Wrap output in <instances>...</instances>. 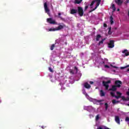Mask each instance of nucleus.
<instances>
[{
  "mask_svg": "<svg viewBox=\"0 0 129 129\" xmlns=\"http://www.w3.org/2000/svg\"><path fill=\"white\" fill-rule=\"evenodd\" d=\"M111 83V81L108 80L106 82L103 81L102 82L103 86L105 87L106 90H108V88H109V84Z\"/></svg>",
  "mask_w": 129,
  "mask_h": 129,
  "instance_id": "f257e3e1",
  "label": "nucleus"
},
{
  "mask_svg": "<svg viewBox=\"0 0 129 129\" xmlns=\"http://www.w3.org/2000/svg\"><path fill=\"white\" fill-rule=\"evenodd\" d=\"M94 2H95V3H96V7L91 11H90V13H91V12H93V11H95L97 9V8L99 7V5H100V3H101V0H94Z\"/></svg>",
  "mask_w": 129,
  "mask_h": 129,
  "instance_id": "f03ea898",
  "label": "nucleus"
},
{
  "mask_svg": "<svg viewBox=\"0 0 129 129\" xmlns=\"http://www.w3.org/2000/svg\"><path fill=\"white\" fill-rule=\"evenodd\" d=\"M77 10L80 17H83L84 12L83 11V9H82V7H78Z\"/></svg>",
  "mask_w": 129,
  "mask_h": 129,
  "instance_id": "7ed1b4c3",
  "label": "nucleus"
},
{
  "mask_svg": "<svg viewBox=\"0 0 129 129\" xmlns=\"http://www.w3.org/2000/svg\"><path fill=\"white\" fill-rule=\"evenodd\" d=\"M58 26L57 28H55L56 31H60V30H62V29H63L66 27V25H65L63 23L58 24Z\"/></svg>",
  "mask_w": 129,
  "mask_h": 129,
  "instance_id": "20e7f679",
  "label": "nucleus"
},
{
  "mask_svg": "<svg viewBox=\"0 0 129 129\" xmlns=\"http://www.w3.org/2000/svg\"><path fill=\"white\" fill-rule=\"evenodd\" d=\"M47 23H49V24H51L53 25H57V22L55 21V20H53L52 18H47Z\"/></svg>",
  "mask_w": 129,
  "mask_h": 129,
  "instance_id": "39448f33",
  "label": "nucleus"
},
{
  "mask_svg": "<svg viewBox=\"0 0 129 129\" xmlns=\"http://www.w3.org/2000/svg\"><path fill=\"white\" fill-rule=\"evenodd\" d=\"M121 84H122V82L119 80H117L115 81V86H116L118 88H120L121 86Z\"/></svg>",
  "mask_w": 129,
  "mask_h": 129,
  "instance_id": "423d86ee",
  "label": "nucleus"
},
{
  "mask_svg": "<svg viewBox=\"0 0 129 129\" xmlns=\"http://www.w3.org/2000/svg\"><path fill=\"white\" fill-rule=\"evenodd\" d=\"M44 8L45 10V13H47L48 15H49L50 13V10H49V8H48V5H47V3H45L44 4Z\"/></svg>",
  "mask_w": 129,
  "mask_h": 129,
  "instance_id": "0eeeda50",
  "label": "nucleus"
},
{
  "mask_svg": "<svg viewBox=\"0 0 129 129\" xmlns=\"http://www.w3.org/2000/svg\"><path fill=\"white\" fill-rule=\"evenodd\" d=\"M108 48H111L114 47V40H110L109 43H108Z\"/></svg>",
  "mask_w": 129,
  "mask_h": 129,
  "instance_id": "6e6552de",
  "label": "nucleus"
},
{
  "mask_svg": "<svg viewBox=\"0 0 129 129\" xmlns=\"http://www.w3.org/2000/svg\"><path fill=\"white\" fill-rule=\"evenodd\" d=\"M115 120L118 124H120V120L119 119V117L118 116H115Z\"/></svg>",
  "mask_w": 129,
  "mask_h": 129,
  "instance_id": "1a4fd4ad",
  "label": "nucleus"
},
{
  "mask_svg": "<svg viewBox=\"0 0 129 129\" xmlns=\"http://www.w3.org/2000/svg\"><path fill=\"white\" fill-rule=\"evenodd\" d=\"M77 13H78L77 9H72L71 10L70 14H71V15H74V14H77Z\"/></svg>",
  "mask_w": 129,
  "mask_h": 129,
  "instance_id": "9d476101",
  "label": "nucleus"
},
{
  "mask_svg": "<svg viewBox=\"0 0 129 129\" xmlns=\"http://www.w3.org/2000/svg\"><path fill=\"white\" fill-rule=\"evenodd\" d=\"M116 88H117V87H116L115 85H113L112 86V88L111 89H110L109 90L111 91H116Z\"/></svg>",
  "mask_w": 129,
  "mask_h": 129,
  "instance_id": "9b49d317",
  "label": "nucleus"
},
{
  "mask_svg": "<svg viewBox=\"0 0 129 129\" xmlns=\"http://www.w3.org/2000/svg\"><path fill=\"white\" fill-rule=\"evenodd\" d=\"M84 87H85V88H87V89H89V88H91V86H90V85H89V84H88V83H85Z\"/></svg>",
  "mask_w": 129,
  "mask_h": 129,
  "instance_id": "f8f14e48",
  "label": "nucleus"
},
{
  "mask_svg": "<svg viewBox=\"0 0 129 129\" xmlns=\"http://www.w3.org/2000/svg\"><path fill=\"white\" fill-rule=\"evenodd\" d=\"M100 96L101 97L105 96V92H104V91H103L102 90L100 91Z\"/></svg>",
  "mask_w": 129,
  "mask_h": 129,
  "instance_id": "ddd939ff",
  "label": "nucleus"
},
{
  "mask_svg": "<svg viewBox=\"0 0 129 129\" xmlns=\"http://www.w3.org/2000/svg\"><path fill=\"white\" fill-rule=\"evenodd\" d=\"M122 53H123V54L125 53V56H129V52L126 49H124L123 51H122Z\"/></svg>",
  "mask_w": 129,
  "mask_h": 129,
  "instance_id": "4468645a",
  "label": "nucleus"
},
{
  "mask_svg": "<svg viewBox=\"0 0 129 129\" xmlns=\"http://www.w3.org/2000/svg\"><path fill=\"white\" fill-rule=\"evenodd\" d=\"M122 100L123 101H129V97H127V98H125L124 96H122L121 97Z\"/></svg>",
  "mask_w": 129,
  "mask_h": 129,
  "instance_id": "2eb2a0df",
  "label": "nucleus"
},
{
  "mask_svg": "<svg viewBox=\"0 0 129 129\" xmlns=\"http://www.w3.org/2000/svg\"><path fill=\"white\" fill-rule=\"evenodd\" d=\"M116 4H117L118 6H121V4H122V1L121 0H117L115 1Z\"/></svg>",
  "mask_w": 129,
  "mask_h": 129,
  "instance_id": "dca6fc26",
  "label": "nucleus"
},
{
  "mask_svg": "<svg viewBox=\"0 0 129 129\" xmlns=\"http://www.w3.org/2000/svg\"><path fill=\"white\" fill-rule=\"evenodd\" d=\"M110 23L111 25H113V23H114L113 21V17H112V16L110 17Z\"/></svg>",
  "mask_w": 129,
  "mask_h": 129,
  "instance_id": "f3484780",
  "label": "nucleus"
},
{
  "mask_svg": "<svg viewBox=\"0 0 129 129\" xmlns=\"http://www.w3.org/2000/svg\"><path fill=\"white\" fill-rule=\"evenodd\" d=\"M112 103H113V104H116V103H119V101H116L115 99H113L112 100Z\"/></svg>",
  "mask_w": 129,
  "mask_h": 129,
  "instance_id": "a211bd4d",
  "label": "nucleus"
},
{
  "mask_svg": "<svg viewBox=\"0 0 129 129\" xmlns=\"http://www.w3.org/2000/svg\"><path fill=\"white\" fill-rule=\"evenodd\" d=\"M60 16H61V13H58V18L60 19V20H61V21H65V19H64L63 18H62Z\"/></svg>",
  "mask_w": 129,
  "mask_h": 129,
  "instance_id": "6ab92c4d",
  "label": "nucleus"
},
{
  "mask_svg": "<svg viewBox=\"0 0 129 129\" xmlns=\"http://www.w3.org/2000/svg\"><path fill=\"white\" fill-rule=\"evenodd\" d=\"M75 4H77L78 5H79V4H81V3L82 2V0H75Z\"/></svg>",
  "mask_w": 129,
  "mask_h": 129,
  "instance_id": "aec40b11",
  "label": "nucleus"
},
{
  "mask_svg": "<svg viewBox=\"0 0 129 129\" xmlns=\"http://www.w3.org/2000/svg\"><path fill=\"white\" fill-rule=\"evenodd\" d=\"M100 38H101V35H100V34H98L96 38V41H99Z\"/></svg>",
  "mask_w": 129,
  "mask_h": 129,
  "instance_id": "412c9836",
  "label": "nucleus"
},
{
  "mask_svg": "<svg viewBox=\"0 0 129 129\" xmlns=\"http://www.w3.org/2000/svg\"><path fill=\"white\" fill-rule=\"evenodd\" d=\"M104 105H105V109L106 110H107V109H108V107H109V106H108V104L107 103H105L104 104Z\"/></svg>",
  "mask_w": 129,
  "mask_h": 129,
  "instance_id": "4be33fe9",
  "label": "nucleus"
},
{
  "mask_svg": "<svg viewBox=\"0 0 129 129\" xmlns=\"http://www.w3.org/2000/svg\"><path fill=\"white\" fill-rule=\"evenodd\" d=\"M108 34V35H111V34H112V32H111V27L109 28Z\"/></svg>",
  "mask_w": 129,
  "mask_h": 129,
  "instance_id": "5701e85b",
  "label": "nucleus"
},
{
  "mask_svg": "<svg viewBox=\"0 0 129 129\" xmlns=\"http://www.w3.org/2000/svg\"><path fill=\"white\" fill-rule=\"evenodd\" d=\"M112 8L113 9V12H115L116 8H115V6L114 5V4L112 5Z\"/></svg>",
  "mask_w": 129,
  "mask_h": 129,
  "instance_id": "b1692460",
  "label": "nucleus"
},
{
  "mask_svg": "<svg viewBox=\"0 0 129 129\" xmlns=\"http://www.w3.org/2000/svg\"><path fill=\"white\" fill-rule=\"evenodd\" d=\"M54 48H55V44H52V45L50 47V50L51 51H53L54 50Z\"/></svg>",
  "mask_w": 129,
  "mask_h": 129,
  "instance_id": "393cba45",
  "label": "nucleus"
},
{
  "mask_svg": "<svg viewBox=\"0 0 129 129\" xmlns=\"http://www.w3.org/2000/svg\"><path fill=\"white\" fill-rule=\"evenodd\" d=\"M57 31V30H56V28H50V29H49V32H54V31Z\"/></svg>",
  "mask_w": 129,
  "mask_h": 129,
  "instance_id": "a878e982",
  "label": "nucleus"
},
{
  "mask_svg": "<svg viewBox=\"0 0 129 129\" xmlns=\"http://www.w3.org/2000/svg\"><path fill=\"white\" fill-rule=\"evenodd\" d=\"M105 40V39H102L101 41H99L98 43V46L100 45L101 44H103V41Z\"/></svg>",
  "mask_w": 129,
  "mask_h": 129,
  "instance_id": "bb28decb",
  "label": "nucleus"
},
{
  "mask_svg": "<svg viewBox=\"0 0 129 129\" xmlns=\"http://www.w3.org/2000/svg\"><path fill=\"white\" fill-rule=\"evenodd\" d=\"M110 95L112 97H115V94L114 92H111Z\"/></svg>",
  "mask_w": 129,
  "mask_h": 129,
  "instance_id": "cd10ccee",
  "label": "nucleus"
},
{
  "mask_svg": "<svg viewBox=\"0 0 129 129\" xmlns=\"http://www.w3.org/2000/svg\"><path fill=\"white\" fill-rule=\"evenodd\" d=\"M129 67V64L126 66L125 67H121L120 69H124Z\"/></svg>",
  "mask_w": 129,
  "mask_h": 129,
  "instance_id": "c85d7f7f",
  "label": "nucleus"
},
{
  "mask_svg": "<svg viewBox=\"0 0 129 129\" xmlns=\"http://www.w3.org/2000/svg\"><path fill=\"white\" fill-rule=\"evenodd\" d=\"M99 120V114H98L96 116V120L97 121V120Z\"/></svg>",
  "mask_w": 129,
  "mask_h": 129,
  "instance_id": "c756f323",
  "label": "nucleus"
},
{
  "mask_svg": "<svg viewBox=\"0 0 129 129\" xmlns=\"http://www.w3.org/2000/svg\"><path fill=\"white\" fill-rule=\"evenodd\" d=\"M95 3V1H93L91 2V4H90V7H92V6H93V5H94Z\"/></svg>",
  "mask_w": 129,
  "mask_h": 129,
  "instance_id": "7c9ffc66",
  "label": "nucleus"
},
{
  "mask_svg": "<svg viewBox=\"0 0 129 129\" xmlns=\"http://www.w3.org/2000/svg\"><path fill=\"white\" fill-rule=\"evenodd\" d=\"M121 95H118V96H115V98H116L117 99H118V98H121Z\"/></svg>",
  "mask_w": 129,
  "mask_h": 129,
  "instance_id": "2f4dec72",
  "label": "nucleus"
},
{
  "mask_svg": "<svg viewBox=\"0 0 129 129\" xmlns=\"http://www.w3.org/2000/svg\"><path fill=\"white\" fill-rule=\"evenodd\" d=\"M70 73H71V74H74V71H73V70H70Z\"/></svg>",
  "mask_w": 129,
  "mask_h": 129,
  "instance_id": "473e14b6",
  "label": "nucleus"
},
{
  "mask_svg": "<svg viewBox=\"0 0 129 129\" xmlns=\"http://www.w3.org/2000/svg\"><path fill=\"white\" fill-rule=\"evenodd\" d=\"M49 71L52 73L54 72V71H53V69H52L51 68H49Z\"/></svg>",
  "mask_w": 129,
  "mask_h": 129,
  "instance_id": "72a5a7b5",
  "label": "nucleus"
},
{
  "mask_svg": "<svg viewBox=\"0 0 129 129\" xmlns=\"http://www.w3.org/2000/svg\"><path fill=\"white\" fill-rule=\"evenodd\" d=\"M96 101V102H102V101H103V100H97Z\"/></svg>",
  "mask_w": 129,
  "mask_h": 129,
  "instance_id": "f704fd0d",
  "label": "nucleus"
},
{
  "mask_svg": "<svg viewBox=\"0 0 129 129\" xmlns=\"http://www.w3.org/2000/svg\"><path fill=\"white\" fill-rule=\"evenodd\" d=\"M103 27H104V28H107V25L105 23H104Z\"/></svg>",
  "mask_w": 129,
  "mask_h": 129,
  "instance_id": "c9c22d12",
  "label": "nucleus"
},
{
  "mask_svg": "<svg viewBox=\"0 0 129 129\" xmlns=\"http://www.w3.org/2000/svg\"><path fill=\"white\" fill-rule=\"evenodd\" d=\"M125 121H129V117H126L125 118Z\"/></svg>",
  "mask_w": 129,
  "mask_h": 129,
  "instance_id": "e433bc0d",
  "label": "nucleus"
},
{
  "mask_svg": "<svg viewBox=\"0 0 129 129\" xmlns=\"http://www.w3.org/2000/svg\"><path fill=\"white\" fill-rule=\"evenodd\" d=\"M117 94L118 95H121V93L119 92H116Z\"/></svg>",
  "mask_w": 129,
  "mask_h": 129,
  "instance_id": "4c0bfd02",
  "label": "nucleus"
},
{
  "mask_svg": "<svg viewBox=\"0 0 129 129\" xmlns=\"http://www.w3.org/2000/svg\"><path fill=\"white\" fill-rule=\"evenodd\" d=\"M75 70H76L77 72H78V68L76 67H75Z\"/></svg>",
  "mask_w": 129,
  "mask_h": 129,
  "instance_id": "58836bf2",
  "label": "nucleus"
},
{
  "mask_svg": "<svg viewBox=\"0 0 129 129\" xmlns=\"http://www.w3.org/2000/svg\"><path fill=\"white\" fill-rule=\"evenodd\" d=\"M104 67L105 68H109V66L108 65H105Z\"/></svg>",
  "mask_w": 129,
  "mask_h": 129,
  "instance_id": "ea45409f",
  "label": "nucleus"
},
{
  "mask_svg": "<svg viewBox=\"0 0 129 129\" xmlns=\"http://www.w3.org/2000/svg\"><path fill=\"white\" fill-rule=\"evenodd\" d=\"M87 9H88V6H86L85 7V11H86L87 10Z\"/></svg>",
  "mask_w": 129,
  "mask_h": 129,
  "instance_id": "a19ab883",
  "label": "nucleus"
},
{
  "mask_svg": "<svg viewBox=\"0 0 129 129\" xmlns=\"http://www.w3.org/2000/svg\"><path fill=\"white\" fill-rule=\"evenodd\" d=\"M89 83L90 84H93L94 83L92 81H90Z\"/></svg>",
  "mask_w": 129,
  "mask_h": 129,
  "instance_id": "79ce46f5",
  "label": "nucleus"
},
{
  "mask_svg": "<svg viewBox=\"0 0 129 129\" xmlns=\"http://www.w3.org/2000/svg\"><path fill=\"white\" fill-rule=\"evenodd\" d=\"M129 0H126V4H128Z\"/></svg>",
  "mask_w": 129,
  "mask_h": 129,
  "instance_id": "37998d69",
  "label": "nucleus"
},
{
  "mask_svg": "<svg viewBox=\"0 0 129 129\" xmlns=\"http://www.w3.org/2000/svg\"><path fill=\"white\" fill-rule=\"evenodd\" d=\"M83 93H84V94H85V95L87 94V93H86V92H85V91H84V92H83Z\"/></svg>",
  "mask_w": 129,
  "mask_h": 129,
  "instance_id": "c03bdc74",
  "label": "nucleus"
},
{
  "mask_svg": "<svg viewBox=\"0 0 129 129\" xmlns=\"http://www.w3.org/2000/svg\"><path fill=\"white\" fill-rule=\"evenodd\" d=\"M129 71V69H128L127 70H126V72H128Z\"/></svg>",
  "mask_w": 129,
  "mask_h": 129,
  "instance_id": "a18cd8bd",
  "label": "nucleus"
},
{
  "mask_svg": "<svg viewBox=\"0 0 129 129\" xmlns=\"http://www.w3.org/2000/svg\"><path fill=\"white\" fill-rule=\"evenodd\" d=\"M100 104L101 105H102V104H103V103H100Z\"/></svg>",
  "mask_w": 129,
  "mask_h": 129,
  "instance_id": "49530a36",
  "label": "nucleus"
},
{
  "mask_svg": "<svg viewBox=\"0 0 129 129\" xmlns=\"http://www.w3.org/2000/svg\"><path fill=\"white\" fill-rule=\"evenodd\" d=\"M117 12H119V9H118L117 10Z\"/></svg>",
  "mask_w": 129,
  "mask_h": 129,
  "instance_id": "de8ad7c7",
  "label": "nucleus"
},
{
  "mask_svg": "<svg viewBox=\"0 0 129 129\" xmlns=\"http://www.w3.org/2000/svg\"><path fill=\"white\" fill-rule=\"evenodd\" d=\"M62 127H61V126H59V128H62Z\"/></svg>",
  "mask_w": 129,
  "mask_h": 129,
  "instance_id": "09e8293b",
  "label": "nucleus"
},
{
  "mask_svg": "<svg viewBox=\"0 0 129 129\" xmlns=\"http://www.w3.org/2000/svg\"><path fill=\"white\" fill-rule=\"evenodd\" d=\"M128 16L129 17V11L128 12Z\"/></svg>",
  "mask_w": 129,
  "mask_h": 129,
  "instance_id": "8fccbe9b",
  "label": "nucleus"
},
{
  "mask_svg": "<svg viewBox=\"0 0 129 129\" xmlns=\"http://www.w3.org/2000/svg\"><path fill=\"white\" fill-rule=\"evenodd\" d=\"M66 45H67V42H65Z\"/></svg>",
  "mask_w": 129,
  "mask_h": 129,
  "instance_id": "3c124183",
  "label": "nucleus"
},
{
  "mask_svg": "<svg viewBox=\"0 0 129 129\" xmlns=\"http://www.w3.org/2000/svg\"><path fill=\"white\" fill-rule=\"evenodd\" d=\"M1 102H2V100H0V103H1Z\"/></svg>",
  "mask_w": 129,
  "mask_h": 129,
  "instance_id": "603ef678",
  "label": "nucleus"
},
{
  "mask_svg": "<svg viewBox=\"0 0 129 129\" xmlns=\"http://www.w3.org/2000/svg\"><path fill=\"white\" fill-rule=\"evenodd\" d=\"M127 105L128 106H129V104H127Z\"/></svg>",
  "mask_w": 129,
  "mask_h": 129,
  "instance_id": "864d4df0",
  "label": "nucleus"
}]
</instances>
